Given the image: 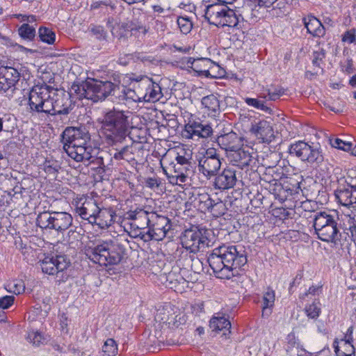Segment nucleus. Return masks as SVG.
<instances>
[{
    "instance_id": "nucleus-26",
    "label": "nucleus",
    "mask_w": 356,
    "mask_h": 356,
    "mask_svg": "<svg viewBox=\"0 0 356 356\" xmlns=\"http://www.w3.org/2000/svg\"><path fill=\"white\" fill-rule=\"evenodd\" d=\"M202 104L205 113L211 117H217L220 113V101L213 95H207L202 99Z\"/></svg>"
},
{
    "instance_id": "nucleus-37",
    "label": "nucleus",
    "mask_w": 356,
    "mask_h": 356,
    "mask_svg": "<svg viewBox=\"0 0 356 356\" xmlns=\"http://www.w3.org/2000/svg\"><path fill=\"white\" fill-rule=\"evenodd\" d=\"M265 100L266 99L263 98H259V97L258 98L247 97L244 99L246 104L248 105L249 106L254 107V108L261 110L262 111L270 113L271 109L266 104Z\"/></svg>"
},
{
    "instance_id": "nucleus-62",
    "label": "nucleus",
    "mask_w": 356,
    "mask_h": 356,
    "mask_svg": "<svg viewBox=\"0 0 356 356\" xmlns=\"http://www.w3.org/2000/svg\"><path fill=\"white\" fill-rule=\"evenodd\" d=\"M145 184L147 186L153 188L154 187H159L160 185V182L156 178L154 177H148L146 181Z\"/></svg>"
},
{
    "instance_id": "nucleus-24",
    "label": "nucleus",
    "mask_w": 356,
    "mask_h": 356,
    "mask_svg": "<svg viewBox=\"0 0 356 356\" xmlns=\"http://www.w3.org/2000/svg\"><path fill=\"white\" fill-rule=\"evenodd\" d=\"M335 196L341 205L350 207L356 204V186L338 189L335 191Z\"/></svg>"
},
{
    "instance_id": "nucleus-15",
    "label": "nucleus",
    "mask_w": 356,
    "mask_h": 356,
    "mask_svg": "<svg viewBox=\"0 0 356 356\" xmlns=\"http://www.w3.org/2000/svg\"><path fill=\"white\" fill-rule=\"evenodd\" d=\"M154 212H149L143 208H136L135 210H130L124 214L127 220H132L130 223L131 227L138 229L148 228L151 222V215Z\"/></svg>"
},
{
    "instance_id": "nucleus-5",
    "label": "nucleus",
    "mask_w": 356,
    "mask_h": 356,
    "mask_svg": "<svg viewBox=\"0 0 356 356\" xmlns=\"http://www.w3.org/2000/svg\"><path fill=\"white\" fill-rule=\"evenodd\" d=\"M85 254L92 262L107 266L118 264L124 254L123 246L116 242L102 241L85 250Z\"/></svg>"
},
{
    "instance_id": "nucleus-47",
    "label": "nucleus",
    "mask_w": 356,
    "mask_h": 356,
    "mask_svg": "<svg viewBox=\"0 0 356 356\" xmlns=\"http://www.w3.org/2000/svg\"><path fill=\"white\" fill-rule=\"evenodd\" d=\"M347 222L348 227L346 226L344 227V231L348 230L349 232H346V234L351 241H355L356 240V224L355 219L350 216H347Z\"/></svg>"
},
{
    "instance_id": "nucleus-46",
    "label": "nucleus",
    "mask_w": 356,
    "mask_h": 356,
    "mask_svg": "<svg viewBox=\"0 0 356 356\" xmlns=\"http://www.w3.org/2000/svg\"><path fill=\"white\" fill-rule=\"evenodd\" d=\"M273 193L276 196V198L279 199L282 202L285 201L289 195H292V190L290 188H284L283 186L279 184L273 189Z\"/></svg>"
},
{
    "instance_id": "nucleus-43",
    "label": "nucleus",
    "mask_w": 356,
    "mask_h": 356,
    "mask_svg": "<svg viewBox=\"0 0 356 356\" xmlns=\"http://www.w3.org/2000/svg\"><path fill=\"white\" fill-rule=\"evenodd\" d=\"M27 339L30 343H33V345L38 346L44 343L46 338L41 332L32 330L28 333Z\"/></svg>"
},
{
    "instance_id": "nucleus-29",
    "label": "nucleus",
    "mask_w": 356,
    "mask_h": 356,
    "mask_svg": "<svg viewBox=\"0 0 356 356\" xmlns=\"http://www.w3.org/2000/svg\"><path fill=\"white\" fill-rule=\"evenodd\" d=\"M213 62L209 58H200L193 60L191 67L200 74L204 75L207 77L211 76L209 68L213 65Z\"/></svg>"
},
{
    "instance_id": "nucleus-31",
    "label": "nucleus",
    "mask_w": 356,
    "mask_h": 356,
    "mask_svg": "<svg viewBox=\"0 0 356 356\" xmlns=\"http://www.w3.org/2000/svg\"><path fill=\"white\" fill-rule=\"evenodd\" d=\"M210 327L215 331L226 330L230 333L231 323L224 316L218 314L217 316H213L209 322Z\"/></svg>"
},
{
    "instance_id": "nucleus-56",
    "label": "nucleus",
    "mask_w": 356,
    "mask_h": 356,
    "mask_svg": "<svg viewBox=\"0 0 356 356\" xmlns=\"http://www.w3.org/2000/svg\"><path fill=\"white\" fill-rule=\"evenodd\" d=\"M353 327L351 326L350 327L347 332H346V334L345 335V337H344V346H346L347 348H350V349H353V346L352 345V342L353 341Z\"/></svg>"
},
{
    "instance_id": "nucleus-50",
    "label": "nucleus",
    "mask_w": 356,
    "mask_h": 356,
    "mask_svg": "<svg viewBox=\"0 0 356 356\" xmlns=\"http://www.w3.org/2000/svg\"><path fill=\"white\" fill-rule=\"evenodd\" d=\"M175 161L177 163L193 170V163L191 162V156L190 154L185 153L184 155H181L178 153L175 158Z\"/></svg>"
},
{
    "instance_id": "nucleus-28",
    "label": "nucleus",
    "mask_w": 356,
    "mask_h": 356,
    "mask_svg": "<svg viewBox=\"0 0 356 356\" xmlns=\"http://www.w3.org/2000/svg\"><path fill=\"white\" fill-rule=\"evenodd\" d=\"M232 152L231 162L234 165L243 169L245 167L250 165L252 156L249 152L242 149L241 147L238 149L233 150Z\"/></svg>"
},
{
    "instance_id": "nucleus-6",
    "label": "nucleus",
    "mask_w": 356,
    "mask_h": 356,
    "mask_svg": "<svg viewBox=\"0 0 356 356\" xmlns=\"http://www.w3.org/2000/svg\"><path fill=\"white\" fill-rule=\"evenodd\" d=\"M313 227L318 239L337 244L341 239L339 218L331 211H318L314 214Z\"/></svg>"
},
{
    "instance_id": "nucleus-12",
    "label": "nucleus",
    "mask_w": 356,
    "mask_h": 356,
    "mask_svg": "<svg viewBox=\"0 0 356 356\" xmlns=\"http://www.w3.org/2000/svg\"><path fill=\"white\" fill-rule=\"evenodd\" d=\"M69 265L70 261L65 255L47 256L40 261L42 272L49 275L63 271Z\"/></svg>"
},
{
    "instance_id": "nucleus-41",
    "label": "nucleus",
    "mask_w": 356,
    "mask_h": 356,
    "mask_svg": "<svg viewBox=\"0 0 356 356\" xmlns=\"http://www.w3.org/2000/svg\"><path fill=\"white\" fill-rule=\"evenodd\" d=\"M6 289L15 294H20L24 292L25 284L22 280H14L8 284V289Z\"/></svg>"
},
{
    "instance_id": "nucleus-42",
    "label": "nucleus",
    "mask_w": 356,
    "mask_h": 356,
    "mask_svg": "<svg viewBox=\"0 0 356 356\" xmlns=\"http://www.w3.org/2000/svg\"><path fill=\"white\" fill-rule=\"evenodd\" d=\"M216 217H219L225 213V205L222 201L217 198L214 200V202L212 203V207L209 211Z\"/></svg>"
},
{
    "instance_id": "nucleus-19",
    "label": "nucleus",
    "mask_w": 356,
    "mask_h": 356,
    "mask_svg": "<svg viewBox=\"0 0 356 356\" xmlns=\"http://www.w3.org/2000/svg\"><path fill=\"white\" fill-rule=\"evenodd\" d=\"M236 182V171L232 168H225L216 175L213 186L219 190H227L233 188Z\"/></svg>"
},
{
    "instance_id": "nucleus-21",
    "label": "nucleus",
    "mask_w": 356,
    "mask_h": 356,
    "mask_svg": "<svg viewBox=\"0 0 356 356\" xmlns=\"http://www.w3.org/2000/svg\"><path fill=\"white\" fill-rule=\"evenodd\" d=\"M251 131L264 143H270L274 138L273 129L266 120H260L252 124Z\"/></svg>"
},
{
    "instance_id": "nucleus-17",
    "label": "nucleus",
    "mask_w": 356,
    "mask_h": 356,
    "mask_svg": "<svg viewBox=\"0 0 356 356\" xmlns=\"http://www.w3.org/2000/svg\"><path fill=\"white\" fill-rule=\"evenodd\" d=\"M79 203L78 202L76 205V213L82 219L91 223L99 209L97 202L92 197H87L80 206Z\"/></svg>"
},
{
    "instance_id": "nucleus-38",
    "label": "nucleus",
    "mask_w": 356,
    "mask_h": 356,
    "mask_svg": "<svg viewBox=\"0 0 356 356\" xmlns=\"http://www.w3.org/2000/svg\"><path fill=\"white\" fill-rule=\"evenodd\" d=\"M38 36L41 41L52 44L56 40L55 33L47 27L41 26L38 30Z\"/></svg>"
},
{
    "instance_id": "nucleus-59",
    "label": "nucleus",
    "mask_w": 356,
    "mask_h": 356,
    "mask_svg": "<svg viewBox=\"0 0 356 356\" xmlns=\"http://www.w3.org/2000/svg\"><path fill=\"white\" fill-rule=\"evenodd\" d=\"M72 89L79 96V98H86V93H85V82L81 85H73Z\"/></svg>"
},
{
    "instance_id": "nucleus-1",
    "label": "nucleus",
    "mask_w": 356,
    "mask_h": 356,
    "mask_svg": "<svg viewBox=\"0 0 356 356\" xmlns=\"http://www.w3.org/2000/svg\"><path fill=\"white\" fill-rule=\"evenodd\" d=\"M29 106L32 113L46 115H68L74 105L69 93L58 92V90L46 83L34 86L29 92Z\"/></svg>"
},
{
    "instance_id": "nucleus-11",
    "label": "nucleus",
    "mask_w": 356,
    "mask_h": 356,
    "mask_svg": "<svg viewBox=\"0 0 356 356\" xmlns=\"http://www.w3.org/2000/svg\"><path fill=\"white\" fill-rule=\"evenodd\" d=\"M213 134V129L208 123H204L200 119H189L184 126V136L188 139L195 137L207 138Z\"/></svg>"
},
{
    "instance_id": "nucleus-60",
    "label": "nucleus",
    "mask_w": 356,
    "mask_h": 356,
    "mask_svg": "<svg viewBox=\"0 0 356 356\" xmlns=\"http://www.w3.org/2000/svg\"><path fill=\"white\" fill-rule=\"evenodd\" d=\"M130 28L131 31H137L143 34H145L147 31L146 27L140 23H131Z\"/></svg>"
},
{
    "instance_id": "nucleus-27",
    "label": "nucleus",
    "mask_w": 356,
    "mask_h": 356,
    "mask_svg": "<svg viewBox=\"0 0 356 356\" xmlns=\"http://www.w3.org/2000/svg\"><path fill=\"white\" fill-rule=\"evenodd\" d=\"M54 220L52 229L63 232L67 229L72 223V216L66 212H54Z\"/></svg>"
},
{
    "instance_id": "nucleus-4",
    "label": "nucleus",
    "mask_w": 356,
    "mask_h": 356,
    "mask_svg": "<svg viewBox=\"0 0 356 356\" xmlns=\"http://www.w3.org/2000/svg\"><path fill=\"white\" fill-rule=\"evenodd\" d=\"M129 111L113 108L107 111L101 122L102 134L106 143L111 146L122 143L128 135Z\"/></svg>"
},
{
    "instance_id": "nucleus-8",
    "label": "nucleus",
    "mask_w": 356,
    "mask_h": 356,
    "mask_svg": "<svg viewBox=\"0 0 356 356\" xmlns=\"http://www.w3.org/2000/svg\"><path fill=\"white\" fill-rule=\"evenodd\" d=\"M289 153L307 162L312 165L318 166L324 160L322 151L318 147L309 145L302 140L291 144L289 149Z\"/></svg>"
},
{
    "instance_id": "nucleus-57",
    "label": "nucleus",
    "mask_w": 356,
    "mask_h": 356,
    "mask_svg": "<svg viewBox=\"0 0 356 356\" xmlns=\"http://www.w3.org/2000/svg\"><path fill=\"white\" fill-rule=\"evenodd\" d=\"M325 57V51L321 49L320 51L314 52L313 64L316 66L320 67V63Z\"/></svg>"
},
{
    "instance_id": "nucleus-25",
    "label": "nucleus",
    "mask_w": 356,
    "mask_h": 356,
    "mask_svg": "<svg viewBox=\"0 0 356 356\" xmlns=\"http://www.w3.org/2000/svg\"><path fill=\"white\" fill-rule=\"evenodd\" d=\"M302 21L308 33L318 38L323 37L325 35V28L316 17L309 15L305 17Z\"/></svg>"
},
{
    "instance_id": "nucleus-23",
    "label": "nucleus",
    "mask_w": 356,
    "mask_h": 356,
    "mask_svg": "<svg viewBox=\"0 0 356 356\" xmlns=\"http://www.w3.org/2000/svg\"><path fill=\"white\" fill-rule=\"evenodd\" d=\"M225 3H215L207 6L204 17L210 24L218 26V23L222 18L225 9L227 8Z\"/></svg>"
},
{
    "instance_id": "nucleus-2",
    "label": "nucleus",
    "mask_w": 356,
    "mask_h": 356,
    "mask_svg": "<svg viewBox=\"0 0 356 356\" xmlns=\"http://www.w3.org/2000/svg\"><path fill=\"white\" fill-rule=\"evenodd\" d=\"M245 251L236 245H222L215 248L209 254L207 261L216 277L230 279L233 270L247 264Z\"/></svg>"
},
{
    "instance_id": "nucleus-20",
    "label": "nucleus",
    "mask_w": 356,
    "mask_h": 356,
    "mask_svg": "<svg viewBox=\"0 0 356 356\" xmlns=\"http://www.w3.org/2000/svg\"><path fill=\"white\" fill-rule=\"evenodd\" d=\"M140 80H142V87L146 88V92L143 97V99L149 102L159 101L163 97L161 86L149 77H143Z\"/></svg>"
},
{
    "instance_id": "nucleus-18",
    "label": "nucleus",
    "mask_w": 356,
    "mask_h": 356,
    "mask_svg": "<svg viewBox=\"0 0 356 356\" xmlns=\"http://www.w3.org/2000/svg\"><path fill=\"white\" fill-rule=\"evenodd\" d=\"M216 142L221 149L227 152L238 149L243 145V138L234 131L218 136Z\"/></svg>"
},
{
    "instance_id": "nucleus-39",
    "label": "nucleus",
    "mask_w": 356,
    "mask_h": 356,
    "mask_svg": "<svg viewBox=\"0 0 356 356\" xmlns=\"http://www.w3.org/2000/svg\"><path fill=\"white\" fill-rule=\"evenodd\" d=\"M18 33L24 40H33L35 36V29L29 24L24 23L18 29Z\"/></svg>"
},
{
    "instance_id": "nucleus-14",
    "label": "nucleus",
    "mask_w": 356,
    "mask_h": 356,
    "mask_svg": "<svg viewBox=\"0 0 356 356\" xmlns=\"http://www.w3.org/2000/svg\"><path fill=\"white\" fill-rule=\"evenodd\" d=\"M19 79V73L13 67H0V93L13 92Z\"/></svg>"
},
{
    "instance_id": "nucleus-32",
    "label": "nucleus",
    "mask_w": 356,
    "mask_h": 356,
    "mask_svg": "<svg viewBox=\"0 0 356 356\" xmlns=\"http://www.w3.org/2000/svg\"><path fill=\"white\" fill-rule=\"evenodd\" d=\"M286 340V356H307L303 350L299 349V344L293 333L289 334Z\"/></svg>"
},
{
    "instance_id": "nucleus-33",
    "label": "nucleus",
    "mask_w": 356,
    "mask_h": 356,
    "mask_svg": "<svg viewBox=\"0 0 356 356\" xmlns=\"http://www.w3.org/2000/svg\"><path fill=\"white\" fill-rule=\"evenodd\" d=\"M195 205L202 212L209 211L214 200L208 193L198 194L195 198Z\"/></svg>"
},
{
    "instance_id": "nucleus-7",
    "label": "nucleus",
    "mask_w": 356,
    "mask_h": 356,
    "mask_svg": "<svg viewBox=\"0 0 356 356\" xmlns=\"http://www.w3.org/2000/svg\"><path fill=\"white\" fill-rule=\"evenodd\" d=\"M207 238L203 236L202 232L197 227H193L186 229L181 236V241L183 247L186 249L181 254L186 257V265L190 266L191 270L195 273L202 270L201 261L195 257V254L202 247H204Z\"/></svg>"
},
{
    "instance_id": "nucleus-34",
    "label": "nucleus",
    "mask_w": 356,
    "mask_h": 356,
    "mask_svg": "<svg viewBox=\"0 0 356 356\" xmlns=\"http://www.w3.org/2000/svg\"><path fill=\"white\" fill-rule=\"evenodd\" d=\"M54 212L44 211L41 212L38 215L36 218V223L38 227L42 229H52L51 225L53 226L54 216Z\"/></svg>"
},
{
    "instance_id": "nucleus-48",
    "label": "nucleus",
    "mask_w": 356,
    "mask_h": 356,
    "mask_svg": "<svg viewBox=\"0 0 356 356\" xmlns=\"http://www.w3.org/2000/svg\"><path fill=\"white\" fill-rule=\"evenodd\" d=\"M60 169V165L57 161H45L44 170L49 175H56Z\"/></svg>"
},
{
    "instance_id": "nucleus-13",
    "label": "nucleus",
    "mask_w": 356,
    "mask_h": 356,
    "mask_svg": "<svg viewBox=\"0 0 356 356\" xmlns=\"http://www.w3.org/2000/svg\"><path fill=\"white\" fill-rule=\"evenodd\" d=\"M163 171L170 184L181 185V184L186 181L189 174L193 170L177 163L172 162L168 168H163Z\"/></svg>"
},
{
    "instance_id": "nucleus-63",
    "label": "nucleus",
    "mask_w": 356,
    "mask_h": 356,
    "mask_svg": "<svg viewBox=\"0 0 356 356\" xmlns=\"http://www.w3.org/2000/svg\"><path fill=\"white\" fill-rule=\"evenodd\" d=\"M321 286H312L309 287L308 291L302 294V298H305V296H307L308 294L311 295H316L318 293L319 291H321Z\"/></svg>"
},
{
    "instance_id": "nucleus-53",
    "label": "nucleus",
    "mask_w": 356,
    "mask_h": 356,
    "mask_svg": "<svg viewBox=\"0 0 356 356\" xmlns=\"http://www.w3.org/2000/svg\"><path fill=\"white\" fill-rule=\"evenodd\" d=\"M90 163H95L97 164V169H98V173L102 174V172H104L106 170V165L104 164L103 157L102 156L95 158L92 156V158L89 161Z\"/></svg>"
},
{
    "instance_id": "nucleus-30",
    "label": "nucleus",
    "mask_w": 356,
    "mask_h": 356,
    "mask_svg": "<svg viewBox=\"0 0 356 356\" xmlns=\"http://www.w3.org/2000/svg\"><path fill=\"white\" fill-rule=\"evenodd\" d=\"M111 155L116 161H125L128 163L135 161L131 145H124L120 149L115 148Z\"/></svg>"
},
{
    "instance_id": "nucleus-22",
    "label": "nucleus",
    "mask_w": 356,
    "mask_h": 356,
    "mask_svg": "<svg viewBox=\"0 0 356 356\" xmlns=\"http://www.w3.org/2000/svg\"><path fill=\"white\" fill-rule=\"evenodd\" d=\"M115 212L111 208H100L90 224L96 225L101 229L110 227L114 222Z\"/></svg>"
},
{
    "instance_id": "nucleus-51",
    "label": "nucleus",
    "mask_w": 356,
    "mask_h": 356,
    "mask_svg": "<svg viewBox=\"0 0 356 356\" xmlns=\"http://www.w3.org/2000/svg\"><path fill=\"white\" fill-rule=\"evenodd\" d=\"M331 145L335 148H338L346 152L350 151L352 146L350 143L345 142L339 138H335L331 140Z\"/></svg>"
},
{
    "instance_id": "nucleus-44",
    "label": "nucleus",
    "mask_w": 356,
    "mask_h": 356,
    "mask_svg": "<svg viewBox=\"0 0 356 356\" xmlns=\"http://www.w3.org/2000/svg\"><path fill=\"white\" fill-rule=\"evenodd\" d=\"M104 356H114L117 353L115 341L113 339H108L102 348Z\"/></svg>"
},
{
    "instance_id": "nucleus-10",
    "label": "nucleus",
    "mask_w": 356,
    "mask_h": 356,
    "mask_svg": "<svg viewBox=\"0 0 356 356\" xmlns=\"http://www.w3.org/2000/svg\"><path fill=\"white\" fill-rule=\"evenodd\" d=\"M221 166L219 155L214 148H209L198 160V169L206 177L216 175Z\"/></svg>"
},
{
    "instance_id": "nucleus-58",
    "label": "nucleus",
    "mask_w": 356,
    "mask_h": 356,
    "mask_svg": "<svg viewBox=\"0 0 356 356\" xmlns=\"http://www.w3.org/2000/svg\"><path fill=\"white\" fill-rule=\"evenodd\" d=\"M92 33L96 36V38L99 40H106V33L104 30L102 26H95L92 28Z\"/></svg>"
},
{
    "instance_id": "nucleus-52",
    "label": "nucleus",
    "mask_w": 356,
    "mask_h": 356,
    "mask_svg": "<svg viewBox=\"0 0 356 356\" xmlns=\"http://www.w3.org/2000/svg\"><path fill=\"white\" fill-rule=\"evenodd\" d=\"M124 99L128 100H132L133 102H140L142 99L138 95H137L134 90L130 88L124 89L123 90Z\"/></svg>"
},
{
    "instance_id": "nucleus-40",
    "label": "nucleus",
    "mask_w": 356,
    "mask_h": 356,
    "mask_svg": "<svg viewBox=\"0 0 356 356\" xmlns=\"http://www.w3.org/2000/svg\"><path fill=\"white\" fill-rule=\"evenodd\" d=\"M274 302L275 292L273 290L268 289L263 297L262 316L265 315L267 309H271L273 307Z\"/></svg>"
},
{
    "instance_id": "nucleus-54",
    "label": "nucleus",
    "mask_w": 356,
    "mask_h": 356,
    "mask_svg": "<svg viewBox=\"0 0 356 356\" xmlns=\"http://www.w3.org/2000/svg\"><path fill=\"white\" fill-rule=\"evenodd\" d=\"M342 41L349 44L356 41V31L354 29L348 30L344 33L342 37Z\"/></svg>"
},
{
    "instance_id": "nucleus-55",
    "label": "nucleus",
    "mask_w": 356,
    "mask_h": 356,
    "mask_svg": "<svg viewBox=\"0 0 356 356\" xmlns=\"http://www.w3.org/2000/svg\"><path fill=\"white\" fill-rule=\"evenodd\" d=\"M15 297L13 296H6L0 298V308L3 309L9 308L14 302Z\"/></svg>"
},
{
    "instance_id": "nucleus-45",
    "label": "nucleus",
    "mask_w": 356,
    "mask_h": 356,
    "mask_svg": "<svg viewBox=\"0 0 356 356\" xmlns=\"http://www.w3.org/2000/svg\"><path fill=\"white\" fill-rule=\"evenodd\" d=\"M180 31L184 34L190 33L193 28V24L191 19L186 17H179L177 20Z\"/></svg>"
},
{
    "instance_id": "nucleus-49",
    "label": "nucleus",
    "mask_w": 356,
    "mask_h": 356,
    "mask_svg": "<svg viewBox=\"0 0 356 356\" xmlns=\"http://www.w3.org/2000/svg\"><path fill=\"white\" fill-rule=\"evenodd\" d=\"M319 305V302H314L305 307V312L309 318L316 319L319 316L321 313V308Z\"/></svg>"
},
{
    "instance_id": "nucleus-3",
    "label": "nucleus",
    "mask_w": 356,
    "mask_h": 356,
    "mask_svg": "<svg viewBox=\"0 0 356 356\" xmlns=\"http://www.w3.org/2000/svg\"><path fill=\"white\" fill-rule=\"evenodd\" d=\"M63 149L77 162L90 161L92 158L93 147L90 134L84 127H68L63 132Z\"/></svg>"
},
{
    "instance_id": "nucleus-35",
    "label": "nucleus",
    "mask_w": 356,
    "mask_h": 356,
    "mask_svg": "<svg viewBox=\"0 0 356 356\" xmlns=\"http://www.w3.org/2000/svg\"><path fill=\"white\" fill-rule=\"evenodd\" d=\"M222 18L219 22H216L218 23V26H235L238 23V18L235 12L228 7L225 9Z\"/></svg>"
},
{
    "instance_id": "nucleus-64",
    "label": "nucleus",
    "mask_w": 356,
    "mask_h": 356,
    "mask_svg": "<svg viewBox=\"0 0 356 356\" xmlns=\"http://www.w3.org/2000/svg\"><path fill=\"white\" fill-rule=\"evenodd\" d=\"M345 71L348 73H352L353 72V60L351 59H348L346 60V65L345 67Z\"/></svg>"
},
{
    "instance_id": "nucleus-61",
    "label": "nucleus",
    "mask_w": 356,
    "mask_h": 356,
    "mask_svg": "<svg viewBox=\"0 0 356 356\" xmlns=\"http://www.w3.org/2000/svg\"><path fill=\"white\" fill-rule=\"evenodd\" d=\"M152 240L160 241L154 232H152V229L148 228V230L143 234V241L144 242H149Z\"/></svg>"
},
{
    "instance_id": "nucleus-36",
    "label": "nucleus",
    "mask_w": 356,
    "mask_h": 356,
    "mask_svg": "<svg viewBox=\"0 0 356 356\" xmlns=\"http://www.w3.org/2000/svg\"><path fill=\"white\" fill-rule=\"evenodd\" d=\"M284 92V90L281 87H273L264 88L263 92L259 95V98L266 100L275 101L280 98Z\"/></svg>"
},
{
    "instance_id": "nucleus-16",
    "label": "nucleus",
    "mask_w": 356,
    "mask_h": 356,
    "mask_svg": "<svg viewBox=\"0 0 356 356\" xmlns=\"http://www.w3.org/2000/svg\"><path fill=\"white\" fill-rule=\"evenodd\" d=\"M148 228L151 229L161 241L165 237L167 232L171 228L170 220L168 218L154 212L151 215V222Z\"/></svg>"
},
{
    "instance_id": "nucleus-9",
    "label": "nucleus",
    "mask_w": 356,
    "mask_h": 356,
    "mask_svg": "<svg viewBox=\"0 0 356 356\" xmlns=\"http://www.w3.org/2000/svg\"><path fill=\"white\" fill-rule=\"evenodd\" d=\"M85 88L86 99H90L93 102H97L113 95L115 89L119 88V86L109 81L90 79L86 81Z\"/></svg>"
}]
</instances>
